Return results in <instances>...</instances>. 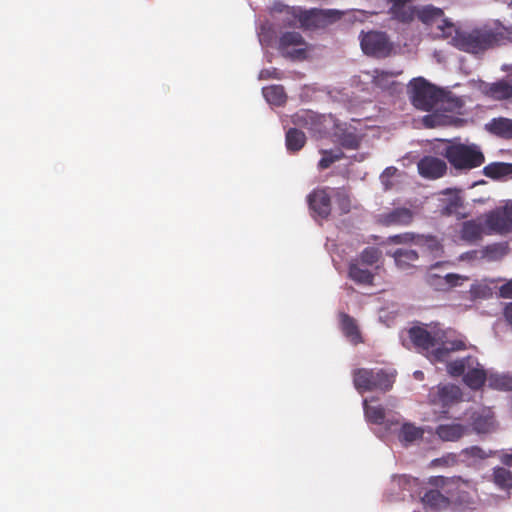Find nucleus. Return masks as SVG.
<instances>
[{"instance_id":"nucleus-1","label":"nucleus","mask_w":512,"mask_h":512,"mask_svg":"<svg viewBox=\"0 0 512 512\" xmlns=\"http://www.w3.org/2000/svg\"><path fill=\"white\" fill-rule=\"evenodd\" d=\"M408 336L413 346L421 353H430L434 361H445L450 352L465 349L464 341L460 339L449 340L446 332L425 326L416 325L408 330Z\"/></svg>"},{"instance_id":"nucleus-2","label":"nucleus","mask_w":512,"mask_h":512,"mask_svg":"<svg viewBox=\"0 0 512 512\" xmlns=\"http://www.w3.org/2000/svg\"><path fill=\"white\" fill-rule=\"evenodd\" d=\"M408 95L412 105L422 111H431L447 101L449 93L423 77L413 78L408 86Z\"/></svg>"},{"instance_id":"nucleus-3","label":"nucleus","mask_w":512,"mask_h":512,"mask_svg":"<svg viewBox=\"0 0 512 512\" xmlns=\"http://www.w3.org/2000/svg\"><path fill=\"white\" fill-rule=\"evenodd\" d=\"M395 371L386 369L357 368L352 371L353 385L359 393L389 391L395 382Z\"/></svg>"},{"instance_id":"nucleus-4","label":"nucleus","mask_w":512,"mask_h":512,"mask_svg":"<svg viewBox=\"0 0 512 512\" xmlns=\"http://www.w3.org/2000/svg\"><path fill=\"white\" fill-rule=\"evenodd\" d=\"M443 156L458 170H469L480 165V151L476 146L451 143L445 147Z\"/></svg>"},{"instance_id":"nucleus-5","label":"nucleus","mask_w":512,"mask_h":512,"mask_svg":"<svg viewBox=\"0 0 512 512\" xmlns=\"http://www.w3.org/2000/svg\"><path fill=\"white\" fill-rule=\"evenodd\" d=\"M484 230L500 235L512 233V201L485 214L482 225V231Z\"/></svg>"},{"instance_id":"nucleus-6","label":"nucleus","mask_w":512,"mask_h":512,"mask_svg":"<svg viewBox=\"0 0 512 512\" xmlns=\"http://www.w3.org/2000/svg\"><path fill=\"white\" fill-rule=\"evenodd\" d=\"M463 393L459 386L452 383H439L428 393L429 403L447 413L448 409L462 401Z\"/></svg>"},{"instance_id":"nucleus-7","label":"nucleus","mask_w":512,"mask_h":512,"mask_svg":"<svg viewBox=\"0 0 512 512\" xmlns=\"http://www.w3.org/2000/svg\"><path fill=\"white\" fill-rule=\"evenodd\" d=\"M280 54L293 61H302L307 57V44L299 32H285L278 42Z\"/></svg>"},{"instance_id":"nucleus-8","label":"nucleus","mask_w":512,"mask_h":512,"mask_svg":"<svg viewBox=\"0 0 512 512\" xmlns=\"http://www.w3.org/2000/svg\"><path fill=\"white\" fill-rule=\"evenodd\" d=\"M360 45L366 55L376 57L388 56L392 50V45L387 34L380 31L362 32Z\"/></svg>"},{"instance_id":"nucleus-9","label":"nucleus","mask_w":512,"mask_h":512,"mask_svg":"<svg viewBox=\"0 0 512 512\" xmlns=\"http://www.w3.org/2000/svg\"><path fill=\"white\" fill-rule=\"evenodd\" d=\"M415 210L408 207H395L391 210L383 212L377 216V223L390 226H408L415 218Z\"/></svg>"},{"instance_id":"nucleus-10","label":"nucleus","mask_w":512,"mask_h":512,"mask_svg":"<svg viewBox=\"0 0 512 512\" xmlns=\"http://www.w3.org/2000/svg\"><path fill=\"white\" fill-rule=\"evenodd\" d=\"M419 174L426 179H438L447 172V164L444 160L434 156H424L417 163Z\"/></svg>"},{"instance_id":"nucleus-11","label":"nucleus","mask_w":512,"mask_h":512,"mask_svg":"<svg viewBox=\"0 0 512 512\" xmlns=\"http://www.w3.org/2000/svg\"><path fill=\"white\" fill-rule=\"evenodd\" d=\"M329 188L313 190L307 197L310 209L322 219H326L331 213V197Z\"/></svg>"},{"instance_id":"nucleus-12","label":"nucleus","mask_w":512,"mask_h":512,"mask_svg":"<svg viewBox=\"0 0 512 512\" xmlns=\"http://www.w3.org/2000/svg\"><path fill=\"white\" fill-rule=\"evenodd\" d=\"M414 0H386L390 7L388 14L391 19L403 24H410L416 17V7L408 5Z\"/></svg>"},{"instance_id":"nucleus-13","label":"nucleus","mask_w":512,"mask_h":512,"mask_svg":"<svg viewBox=\"0 0 512 512\" xmlns=\"http://www.w3.org/2000/svg\"><path fill=\"white\" fill-rule=\"evenodd\" d=\"M450 43L459 50L477 54L480 52V31L474 30L471 33L457 31Z\"/></svg>"},{"instance_id":"nucleus-14","label":"nucleus","mask_w":512,"mask_h":512,"mask_svg":"<svg viewBox=\"0 0 512 512\" xmlns=\"http://www.w3.org/2000/svg\"><path fill=\"white\" fill-rule=\"evenodd\" d=\"M444 197L440 198L439 212L443 216L456 215L458 217H464L465 214L461 212L463 208V200L461 196L456 192L450 190L444 193Z\"/></svg>"},{"instance_id":"nucleus-15","label":"nucleus","mask_w":512,"mask_h":512,"mask_svg":"<svg viewBox=\"0 0 512 512\" xmlns=\"http://www.w3.org/2000/svg\"><path fill=\"white\" fill-rule=\"evenodd\" d=\"M488 386L500 391L512 390V377L505 374L488 373L482 368V388Z\"/></svg>"},{"instance_id":"nucleus-16","label":"nucleus","mask_w":512,"mask_h":512,"mask_svg":"<svg viewBox=\"0 0 512 512\" xmlns=\"http://www.w3.org/2000/svg\"><path fill=\"white\" fill-rule=\"evenodd\" d=\"M393 257L396 266L403 271H408L415 268V262H417L419 259L417 251L404 248L396 249L393 253Z\"/></svg>"},{"instance_id":"nucleus-17","label":"nucleus","mask_w":512,"mask_h":512,"mask_svg":"<svg viewBox=\"0 0 512 512\" xmlns=\"http://www.w3.org/2000/svg\"><path fill=\"white\" fill-rule=\"evenodd\" d=\"M466 428L457 423L441 424L436 427L435 434L442 441H457L465 434Z\"/></svg>"},{"instance_id":"nucleus-18","label":"nucleus","mask_w":512,"mask_h":512,"mask_svg":"<svg viewBox=\"0 0 512 512\" xmlns=\"http://www.w3.org/2000/svg\"><path fill=\"white\" fill-rule=\"evenodd\" d=\"M485 129L496 136L512 138V120L507 118H494L485 125Z\"/></svg>"},{"instance_id":"nucleus-19","label":"nucleus","mask_w":512,"mask_h":512,"mask_svg":"<svg viewBox=\"0 0 512 512\" xmlns=\"http://www.w3.org/2000/svg\"><path fill=\"white\" fill-rule=\"evenodd\" d=\"M482 173L495 180L512 177V163L494 162L485 166Z\"/></svg>"},{"instance_id":"nucleus-20","label":"nucleus","mask_w":512,"mask_h":512,"mask_svg":"<svg viewBox=\"0 0 512 512\" xmlns=\"http://www.w3.org/2000/svg\"><path fill=\"white\" fill-rule=\"evenodd\" d=\"M421 500L425 507L434 511H439L448 507L449 505L448 498L441 494L440 491L435 489L427 491Z\"/></svg>"},{"instance_id":"nucleus-21","label":"nucleus","mask_w":512,"mask_h":512,"mask_svg":"<svg viewBox=\"0 0 512 512\" xmlns=\"http://www.w3.org/2000/svg\"><path fill=\"white\" fill-rule=\"evenodd\" d=\"M416 16L426 25H434L444 20V12L442 9L428 5L420 10L416 9Z\"/></svg>"},{"instance_id":"nucleus-22","label":"nucleus","mask_w":512,"mask_h":512,"mask_svg":"<svg viewBox=\"0 0 512 512\" xmlns=\"http://www.w3.org/2000/svg\"><path fill=\"white\" fill-rule=\"evenodd\" d=\"M340 323L342 332L347 338H349L355 344L361 341V335L354 318L346 313H341Z\"/></svg>"},{"instance_id":"nucleus-23","label":"nucleus","mask_w":512,"mask_h":512,"mask_svg":"<svg viewBox=\"0 0 512 512\" xmlns=\"http://www.w3.org/2000/svg\"><path fill=\"white\" fill-rule=\"evenodd\" d=\"M286 148L289 152L300 151L306 143V135L297 128H290L285 137Z\"/></svg>"},{"instance_id":"nucleus-24","label":"nucleus","mask_w":512,"mask_h":512,"mask_svg":"<svg viewBox=\"0 0 512 512\" xmlns=\"http://www.w3.org/2000/svg\"><path fill=\"white\" fill-rule=\"evenodd\" d=\"M262 93L267 102L275 106H282L287 100V95L282 85L264 87Z\"/></svg>"},{"instance_id":"nucleus-25","label":"nucleus","mask_w":512,"mask_h":512,"mask_svg":"<svg viewBox=\"0 0 512 512\" xmlns=\"http://www.w3.org/2000/svg\"><path fill=\"white\" fill-rule=\"evenodd\" d=\"M508 245L503 243H492L482 247V258L489 261H497L502 259L508 253Z\"/></svg>"},{"instance_id":"nucleus-26","label":"nucleus","mask_w":512,"mask_h":512,"mask_svg":"<svg viewBox=\"0 0 512 512\" xmlns=\"http://www.w3.org/2000/svg\"><path fill=\"white\" fill-rule=\"evenodd\" d=\"M349 277L358 284L370 285L374 275L368 269H362L356 263L349 265Z\"/></svg>"},{"instance_id":"nucleus-27","label":"nucleus","mask_w":512,"mask_h":512,"mask_svg":"<svg viewBox=\"0 0 512 512\" xmlns=\"http://www.w3.org/2000/svg\"><path fill=\"white\" fill-rule=\"evenodd\" d=\"M423 434L422 428L411 423H404L400 429L399 439L401 442L412 443L417 439H421Z\"/></svg>"},{"instance_id":"nucleus-28","label":"nucleus","mask_w":512,"mask_h":512,"mask_svg":"<svg viewBox=\"0 0 512 512\" xmlns=\"http://www.w3.org/2000/svg\"><path fill=\"white\" fill-rule=\"evenodd\" d=\"M451 263L446 261V262H437L433 265L430 266L429 268V272L427 274V277H426V281L427 283L435 288L436 290H447V287L446 285H444V283L441 281L442 278H443V275H440V274H437L435 272H433L435 269L437 268H440L442 266H450Z\"/></svg>"},{"instance_id":"nucleus-29","label":"nucleus","mask_w":512,"mask_h":512,"mask_svg":"<svg viewBox=\"0 0 512 512\" xmlns=\"http://www.w3.org/2000/svg\"><path fill=\"white\" fill-rule=\"evenodd\" d=\"M364 413L368 422L381 425L385 422V409L381 406H370L367 400H364Z\"/></svg>"},{"instance_id":"nucleus-30","label":"nucleus","mask_w":512,"mask_h":512,"mask_svg":"<svg viewBox=\"0 0 512 512\" xmlns=\"http://www.w3.org/2000/svg\"><path fill=\"white\" fill-rule=\"evenodd\" d=\"M494 483L503 490L512 488V472L504 467H498L493 472Z\"/></svg>"},{"instance_id":"nucleus-31","label":"nucleus","mask_w":512,"mask_h":512,"mask_svg":"<svg viewBox=\"0 0 512 512\" xmlns=\"http://www.w3.org/2000/svg\"><path fill=\"white\" fill-rule=\"evenodd\" d=\"M488 93L498 100L511 99L512 85L506 81H499L490 86Z\"/></svg>"},{"instance_id":"nucleus-32","label":"nucleus","mask_w":512,"mask_h":512,"mask_svg":"<svg viewBox=\"0 0 512 512\" xmlns=\"http://www.w3.org/2000/svg\"><path fill=\"white\" fill-rule=\"evenodd\" d=\"M416 244L425 247L434 256H439L443 252V247L435 236L418 235Z\"/></svg>"},{"instance_id":"nucleus-33","label":"nucleus","mask_w":512,"mask_h":512,"mask_svg":"<svg viewBox=\"0 0 512 512\" xmlns=\"http://www.w3.org/2000/svg\"><path fill=\"white\" fill-rule=\"evenodd\" d=\"M503 39L501 32H495L486 25L482 27V50L498 45Z\"/></svg>"},{"instance_id":"nucleus-34","label":"nucleus","mask_w":512,"mask_h":512,"mask_svg":"<svg viewBox=\"0 0 512 512\" xmlns=\"http://www.w3.org/2000/svg\"><path fill=\"white\" fill-rule=\"evenodd\" d=\"M461 237L466 241H474L480 237V223L472 220L462 225Z\"/></svg>"},{"instance_id":"nucleus-35","label":"nucleus","mask_w":512,"mask_h":512,"mask_svg":"<svg viewBox=\"0 0 512 512\" xmlns=\"http://www.w3.org/2000/svg\"><path fill=\"white\" fill-rule=\"evenodd\" d=\"M457 31L459 30L456 29L455 25L452 22H450L447 19H444L441 20V22H439L436 25L435 35L443 39L450 38L452 40V37L456 34Z\"/></svg>"},{"instance_id":"nucleus-36","label":"nucleus","mask_w":512,"mask_h":512,"mask_svg":"<svg viewBox=\"0 0 512 512\" xmlns=\"http://www.w3.org/2000/svg\"><path fill=\"white\" fill-rule=\"evenodd\" d=\"M322 154H323V156L318 163V167L321 170H325V169L329 168L334 162L341 160L344 157L343 152L340 150H337V151L323 150Z\"/></svg>"},{"instance_id":"nucleus-37","label":"nucleus","mask_w":512,"mask_h":512,"mask_svg":"<svg viewBox=\"0 0 512 512\" xmlns=\"http://www.w3.org/2000/svg\"><path fill=\"white\" fill-rule=\"evenodd\" d=\"M497 422L491 408H482V434L493 432L497 429Z\"/></svg>"},{"instance_id":"nucleus-38","label":"nucleus","mask_w":512,"mask_h":512,"mask_svg":"<svg viewBox=\"0 0 512 512\" xmlns=\"http://www.w3.org/2000/svg\"><path fill=\"white\" fill-rule=\"evenodd\" d=\"M336 203L343 214H347L351 210V200L346 189L338 188L335 192Z\"/></svg>"},{"instance_id":"nucleus-39","label":"nucleus","mask_w":512,"mask_h":512,"mask_svg":"<svg viewBox=\"0 0 512 512\" xmlns=\"http://www.w3.org/2000/svg\"><path fill=\"white\" fill-rule=\"evenodd\" d=\"M381 252L375 247H367L360 254V260L363 264L373 265L378 262Z\"/></svg>"},{"instance_id":"nucleus-40","label":"nucleus","mask_w":512,"mask_h":512,"mask_svg":"<svg viewBox=\"0 0 512 512\" xmlns=\"http://www.w3.org/2000/svg\"><path fill=\"white\" fill-rule=\"evenodd\" d=\"M469 358L456 360L448 365V371L452 376H461L465 374L466 368L469 366Z\"/></svg>"},{"instance_id":"nucleus-41","label":"nucleus","mask_w":512,"mask_h":512,"mask_svg":"<svg viewBox=\"0 0 512 512\" xmlns=\"http://www.w3.org/2000/svg\"><path fill=\"white\" fill-rule=\"evenodd\" d=\"M464 382L472 389H480V369L474 368L464 374Z\"/></svg>"},{"instance_id":"nucleus-42","label":"nucleus","mask_w":512,"mask_h":512,"mask_svg":"<svg viewBox=\"0 0 512 512\" xmlns=\"http://www.w3.org/2000/svg\"><path fill=\"white\" fill-rule=\"evenodd\" d=\"M468 280V277L461 276L455 273H447L443 275L442 282L446 285L447 289L456 287L461 284V281Z\"/></svg>"},{"instance_id":"nucleus-43","label":"nucleus","mask_w":512,"mask_h":512,"mask_svg":"<svg viewBox=\"0 0 512 512\" xmlns=\"http://www.w3.org/2000/svg\"><path fill=\"white\" fill-rule=\"evenodd\" d=\"M417 236L418 235H415L414 233L405 232L402 234H397V235L391 236L390 239L393 243H396V244L410 243V242L416 243Z\"/></svg>"},{"instance_id":"nucleus-44","label":"nucleus","mask_w":512,"mask_h":512,"mask_svg":"<svg viewBox=\"0 0 512 512\" xmlns=\"http://www.w3.org/2000/svg\"><path fill=\"white\" fill-rule=\"evenodd\" d=\"M341 144L348 149H357L360 144L359 138L352 133L346 134L341 138Z\"/></svg>"},{"instance_id":"nucleus-45","label":"nucleus","mask_w":512,"mask_h":512,"mask_svg":"<svg viewBox=\"0 0 512 512\" xmlns=\"http://www.w3.org/2000/svg\"><path fill=\"white\" fill-rule=\"evenodd\" d=\"M282 73L277 68L263 69L259 73V79H281Z\"/></svg>"},{"instance_id":"nucleus-46","label":"nucleus","mask_w":512,"mask_h":512,"mask_svg":"<svg viewBox=\"0 0 512 512\" xmlns=\"http://www.w3.org/2000/svg\"><path fill=\"white\" fill-rule=\"evenodd\" d=\"M499 293L503 298H512V279L500 287Z\"/></svg>"},{"instance_id":"nucleus-47","label":"nucleus","mask_w":512,"mask_h":512,"mask_svg":"<svg viewBox=\"0 0 512 512\" xmlns=\"http://www.w3.org/2000/svg\"><path fill=\"white\" fill-rule=\"evenodd\" d=\"M397 169L394 167H388L384 170V172L381 175V181L385 185L386 189H389L391 185L386 181L388 177L393 176L396 173Z\"/></svg>"},{"instance_id":"nucleus-48","label":"nucleus","mask_w":512,"mask_h":512,"mask_svg":"<svg viewBox=\"0 0 512 512\" xmlns=\"http://www.w3.org/2000/svg\"><path fill=\"white\" fill-rule=\"evenodd\" d=\"M375 73H376L375 80L377 82H379L381 78H393V77H397L398 75L401 74V72L378 71V70H376Z\"/></svg>"},{"instance_id":"nucleus-49","label":"nucleus","mask_w":512,"mask_h":512,"mask_svg":"<svg viewBox=\"0 0 512 512\" xmlns=\"http://www.w3.org/2000/svg\"><path fill=\"white\" fill-rule=\"evenodd\" d=\"M309 117H310V114L308 111H302V112L296 113L293 116V123L300 125L303 122H306L307 118H309Z\"/></svg>"},{"instance_id":"nucleus-50","label":"nucleus","mask_w":512,"mask_h":512,"mask_svg":"<svg viewBox=\"0 0 512 512\" xmlns=\"http://www.w3.org/2000/svg\"><path fill=\"white\" fill-rule=\"evenodd\" d=\"M439 119H440L439 115L432 114V115L425 116L424 122H425L426 126L434 127L435 125L440 123Z\"/></svg>"},{"instance_id":"nucleus-51","label":"nucleus","mask_w":512,"mask_h":512,"mask_svg":"<svg viewBox=\"0 0 512 512\" xmlns=\"http://www.w3.org/2000/svg\"><path fill=\"white\" fill-rule=\"evenodd\" d=\"M463 455L471 456V457H480V448L478 446H472L470 448H466L462 451Z\"/></svg>"},{"instance_id":"nucleus-52","label":"nucleus","mask_w":512,"mask_h":512,"mask_svg":"<svg viewBox=\"0 0 512 512\" xmlns=\"http://www.w3.org/2000/svg\"><path fill=\"white\" fill-rule=\"evenodd\" d=\"M504 316L509 324L512 326V303L508 304L504 310Z\"/></svg>"},{"instance_id":"nucleus-53","label":"nucleus","mask_w":512,"mask_h":512,"mask_svg":"<svg viewBox=\"0 0 512 512\" xmlns=\"http://www.w3.org/2000/svg\"><path fill=\"white\" fill-rule=\"evenodd\" d=\"M260 41L265 42L266 44H269L271 41V36L268 32L265 31V28H262V31L260 33Z\"/></svg>"},{"instance_id":"nucleus-54","label":"nucleus","mask_w":512,"mask_h":512,"mask_svg":"<svg viewBox=\"0 0 512 512\" xmlns=\"http://www.w3.org/2000/svg\"><path fill=\"white\" fill-rule=\"evenodd\" d=\"M502 462L507 465V466H511L512 467V453L511 454H505L503 457H502Z\"/></svg>"}]
</instances>
